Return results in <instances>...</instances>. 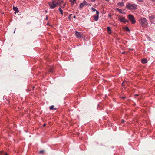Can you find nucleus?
<instances>
[{"mask_svg":"<svg viewBox=\"0 0 155 155\" xmlns=\"http://www.w3.org/2000/svg\"><path fill=\"white\" fill-rule=\"evenodd\" d=\"M140 23L141 25L144 27H146L147 26L148 23L147 21V19L144 18H141L139 20Z\"/></svg>","mask_w":155,"mask_h":155,"instance_id":"nucleus-1","label":"nucleus"},{"mask_svg":"<svg viewBox=\"0 0 155 155\" xmlns=\"http://www.w3.org/2000/svg\"><path fill=\"white\" fill-rule=\"evenodd\" d=\"M58 0H56L49 2V4L50 7L53 9L58 6Z\"/></svg>","mask_w":155,"mask_h":155,"instance_id":"nucleus-2","label":"nucleus"},{"mask_svg":"<svg viewBox=\"0 0 155 155\" xmlns=\"http://www.w3.org/2000/svg\"><path fill=\"white\" fill-rule=\"evenodd\" d=\"M126 8L129 9H136L137 8V5L135 4L128 3L126 5Z\"/></svg>","mask_w":155,"mask_h":155,"instance_id":"nucleus-3","label":"nucleus"},{"mask_svg":"<svg viewBox=\"0 0 155 155\" xmlns=\"http://www.w3.org/2000/svg\"><path fill=\"white\" fill-rule=\"evenodd\" d=\"M128 18L130 20L132 24H134L136 22L134 17L131 14H130L128 16Z\"/></svg>","mask_w":155,"mask_h":155,"instance_id":"nucleus-4","label":"nucleus"},{"mask_svg":"<svg viewBox=\"0 0 155 155\" xmlns=\"http://www.w3.org/2000/svg\"><path fill=\"white\" fill-rule=\"evenodd\" d=\"M119 20L120 21L122 22H123L124 23H126V22H128L127 21H126L125 20V17H120L119 18Z\"/></svg>","mask_w":155,"mask_h":155,"instance_id":"nucleus-5","label":"nucleus"},{"mask_svg":"<svg viewBox=\"0 0 155 155\" xmlns=\"http://www.w3.org/2000/svg\"><path fill=\"white\" fill-rule=\"evenodd\" d=\"M75 34L76 37L78 38H81L82 36V34L81 33H80L76 31H75Z\"/></svg>","mask_w":155,"mask_h":155,"instance_id":"nucleus-6","label":"nucleus"},{"mask_svg":"<svg viewBox=\"0 0 155 155\" xmlns=\"http://www.w3.org/2000/svg\"><path fill=\"white\" fill-rule=\"evenodd\" d=\"M99 12L98 11H96V15H94V18L95 21L98 20L99 18Z\"/></svg>","mask_w":155,"mask_h":155,"instance_id":"nucleus-7","label":"nucleus"},{"mask_svg":"<svg viewBox=\"0 0 155 155\" xmlns=\"http://www.w3.org/2000/svg\"><path fill=\"white\" fill-rule=\"evenodd\" d=\"M87 2L84 1L82 3L80 4V7L81 8H82V7L85 5H87Z\"/></svg>","mask_w":155,"mask_h":155,"instance_id":"nucleus-8","label":"nucleus"},{"mask_svg":"<svg viewBox=\"0 0 155 155\" xmlns=\"http://www.w3.org/2000/svg\"><path fill=\"white\" fill-rule=\"evenodd\" d=\"M13 9L14 10V11H15V14H16L17 12H18V9L17 7H15L14 6L13 7Z\"/></svg>","mask_w":155,"mask_h":155,"instance_id":"nucleus-9","label":"nucleus"},{"mask_svg":"<svg viewBox=\"0 0 155 155\" xmlns=\"http://www.w3.org/2000/svg\"><path fill=\"white\" fill-rule=\"evenodd\" d=\"M141 61L143 64H145L147 62V60L146 59H143L141 60Z\"/></svg>","mask_w":155,"mask_h":155,"instance_id":"nucleus-10","label":"nucleus"},{"mask_svg":"<svg viewBox=\"0 0 155 155\" xmlns=\"http://www.w3.org/2000/svg\"><path fill=\"white\" fill-rule=\"evenodd\" d=\"M117 5L120 6H124V4L123 2H119L118 3Z\"/></svg>","mask_w":155,"mask_h":155,"instance_id":"nucleus-11","label":"nucleus"},{"mask_svg":"<svg viewBox=\"0 0 155 155\" xmlns=\"http://www.w3.org/2000/svg\"><path fill=\"white\" fill-rule=\"evenodd\" d=\"M49 108L50 110H56L57 108H54V105H52Z\"/></svg>","mask_w":155,"mask_h":155,"instance_id":"nucleus-12","label":"nucleus"},{"mask_svg":"<svg viewBox=\"0 0 155 155\" xmlns=\"http://www.w3.org/2000/svg\"><path fill=\"white\" fill-rule=\"evenodd\" d=\"M149 19L150 21L154 18H155V16L153 15H152L149 16Z\"/></svg>","mask_w":155,"mask_h":155,"instance_id":"nucleus-13","label":"nucleus"},{"mask_svg":"<svg viewBox=\"0 0 155 155\" xmlns=\"http://www.w3.org/2000/svg\"><path fill=\"white\" fill-rule=\"evenodd\" d=\"M107 31L109 34H111V28L110 27H107Z\"/></svg>","mask_w":155,"mask_h":155,"instance_id":"nucleus-14","label":"nucleus"},{"mask_svg":"<svg viewBox=\"0 0 155 155\" xmlns=\"http://www.w3.org/2000/svg\"><path fill=\"white\" fill-rule=\"evenodd\" d=\"M59 10L60 11V12L61 13V15H62L63 14V11L60 8H59Z\"/></svg>","mask_w":155,"mask_h":155,"instance_id":"nucleus-15","label":"nucleus"},{"mask_svg":"<svg viewBox=\"0 0 155 155\" xmlns=\"http://www.w3.org/2000/svg\"><path fill=\"white\" fill-rule=\"evenodd\" d=\"M49 72H53V68H51L49 70Z\"/></svg>","mask_w":155,"mask_h":155,"instance_id":"nucleus-16","label":"nucleus"},{"mask_svg":"<svg viewBox=\"0 0 155 155\" xmlns=\"http://www.w3.org/2000/svg\"><path fill=\"white\" fill-rule=\"evenodd\" d=\"M117 9L119 11V12L120 13H122V10L120 9H119L118 8H117Z\"/></svg>","mask_w":155,"mask_h":155,"instance_id":"nucleus-17","label":"nucleus"},{"mask_svg":"<svg viewBox=\"0 0 155 155\" xmlns=\"http://www.w3.org/2000/svg\"><path fill=\"white\" fill-rule=\"evenodd\" d=\"M91 9H92V11L93 12H94V11H96H96H97V10H96L93 7H92L91 8Z\"/></svg>","mask_w":155,"mask_h":155,"instance_id":"nucleus-18","label":"nucleus"},{"mask_svg":"<svg viewBox=\"0 0 155 155\" xmlns=\"http://www.w3.org/2000/svg\"><path fill=\"white\" fill-rule=\"evenodd\" d=\"M70 2H71L72 5L74 4V2L72 0H70Z\"/></svg>","mask_w":155,"mask_h":155,"instance_id":"nucleus-19","label":"nucleus"},{"mask_svg":"<svg viewBox=\"0 0 155 155\" xmlns=\"http://www.w3.org/2000/svg\"><path fill=\"white\" fill-rule=\"evenodd\" d=\"M43 152H44V151H43V150H41L39 151V153H41V154L43 153Z\"/></svg>","mask_w":155,"mask_h":155,"instance_id":"nucleus-20","label":"nucleus"},{"mask_svg":"<svg viewBox=\"0 0 155 155\" xmlns=\"http://www.w3.org/2000/svg\"><path fill=\"white\" fill-rule=\"evenodd\" d=\"M139 2H143V0H137Z\"/></svg>","mask_w":155,"mask_h":155,"instance_id":"nucleus-21","label":"nucleus"},{"mask_svg":"<svg viewBox=\"0 0 155 155\" xmlns=\"http://www.w3.org/2000/svg\"><path fill=\"white\" fill-rule=\"evenodd\" d=\"M108 16L110 18L111 17V14H109L108 15Z\"/></svg>","mask_w":155,"mask_h":155,"instance_id":"nucleus-22","label":"nucleus"},{"mask_svg":"<svg viewBox=\"0 0 155 155\" xmlns=\"http://www.w3.org/2000/svg\"><path fill=\"white\" fill-rule=\"evenodd\" d=\"M72 15V14H70L69 15V17L68 18H69L70 17H71V16Z\"/></svg>","mask_w":155,"mask_h":155,"instance_id":"nucleus-23","label":"nucleus"},{"mask_svg":"<svg viewBox=\"0 0 155 155\" xmlns=\"http://www.w3.org/2000/svg\"><path fill=\"white\" fill-rule=\"evenodd\" d=\"M126 30H127L129 31V28H126Z\"/></svg>","mask_w":155,"mask_h":155,"instance_id":"nucleus-24","label":"nucleus"},{"mask_svg":"<svg viewBox=\"0 0 155 155\" xmlns=\"http://www.w3.org/2000/svg\"><path fill=\"white\" fill-rule=\"evenodd\" d=\"M5 155H9L8 153H5Z\"/></svg>","mask_w":155,"mask_h":155,"instance_id":"nucleus-25","label":"nucleus"},{"mask_svg":"<svg viewBox=\"0 0 155 155\" xmlns=\"http://www.w3.org/2000/svg\"><path fill=\"white\" fill-rule=\"evenodd\" d=\"M95 1V0H92V2H94Z\"/></svg>","mask_w":155,"mask_h":155,"instance_id":"nucleus-26","label":"nucleus"},{"mask_svg":"<svg viewBox=\"0 0 155 155\" xmlns=\"http://www.w3.org/2000/svg\"><path fill=\"white\" fill-rule=\"evenodd\" d=\"M76 0H73V1L74 2H75L76 1Z\"/></svg>","mask_w":155,"mask_h":155,"instance_id":"nucleus-27","label":"nucleus"},{"mask_svg":"<svg viewBox=\"0 0 155 155\" xmlns=\"http://www.w3.org/2000/svg\"><path fill=\"white\" fill-rule=\"evenodd\" d=\"M135 96H138V94H136V95H135Z\"/></svg>","mask_w":155,"mask_h":155,"instance_id":"nucleus-28","label":"nucleus"},{"mask_svg":"<svg viewBox=\"0 0 155 155\" xmlns=\"http://www.w3.org/2000/svg\"><path fill=\"white\" fill-rule=\"evenodd\" d=\"M122 121L123 122H124V120H122Z\"/></svg>","mask_w":155,"mask_h":155,"instance_id":"nucleus-29","label":"nucleus"},{"mask_svg":"<svg viewBox=\"0 0 155 155\" xmlns=\"http://www.w3.org/2000/svg\"><path fill=\"white\" fill-rule=\"evenodd\" d=\"M65 6V4H64V5H63V6Z\"/></svg>","mask_w":155,"mask_h":155,"instance_id":"nucleus-30","label":"nucleus"},{"mask_svg":"<svg viewBox=\"0 0 155 155\" xmlns=\"http://www.w3.org/2000/svg\"><path fill=\"white\" fill-rule=\"evenodd\" d=\"M106 1H109V0H105Z\"/></svg>","mask_w":155,"mask_h":155,"instance_id":"nucleus-31","label":"nucleus"},{"mask_svg":"<svg viewBox=\"0 0 155 155\" xmlns=\"http://www.w3.org/2000/svg\"><path fill=\"white\" fill-rule=\"evenodd\" d=\"M45 124H44L43 125L44 126H45Z\"/></svg>","mask_w":155,"mask_h":155,"instance_id":"nucleus-32","label":"nucleus"},{"mask_svg":"<svg viewBox=\"0 0 155 155\" xmlns=\"http://www.w3.org/2000/svg\"><path fill=\"white\" fill-rule=\"evenodd\" d=\"M75 18V16H74V18Z\"/></svg>","mask_w":155,"mask_h":155,"instance_id":"nucleus-33","label":"nucleus"},{"mask_svg":"<svg viewBox=\"0 0 155 155\" xmlns=\"http://www.w3.org/2000/svg\"><path fill=\"white\" fill-rule=\"evenodd\" d=\"M91 0V1L92 2V0Z\"/></svg>","mask_w":155,"mask_h":155,"instance_id":"nucleus-34","label":"nucleus"}]
</instances>
